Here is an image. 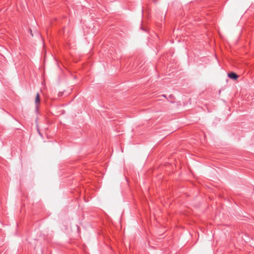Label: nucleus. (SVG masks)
Returning a JSON list of instances; mask_svg holds the SVG:
<instances>
[{"label":"nucleus","mask_w":254,"mask_h":254,"mask_svg":"<svg viewBox=\"0 0 254 254\" xmlns=\"http://www.w3.org/2000/svg\"><path fill=\"white\" fill-rule=\"evenodd\" d=\"M229 78L232 79H237L238 78V75L233 72H231L228 73V74Z\"/></svg>","instance_id":"obj_1"},{"label":"nucleus","mask_w":254,"mask_h":254,"mask_svg":"<svg viewBox=\"0 0 254 254\" xmlns=\"http://www.w3.org/2000/svg\"><path fill=\"white\" fill-rule=\"evenodd\" d=\"M35 102L37 105L39 104L40 103V94L39 93H37L36 94Z\"/></svg>","instance_id":"obj_2"},{"label":"nucleus","mask_w":254,"mask_h":254,"mask_svg":"<svg viewBox=\"0 0 254 254\" xmlns=\"http://www.w3.org/2000/svg\"><path fill=\"white\" fill-rule=\"evenodd\" d=\"M29 31H30V33L31 35L33 36V34H32V30L31 29H29Z\"/></svg>","instance_id":"obj_3"}]
</instances>
